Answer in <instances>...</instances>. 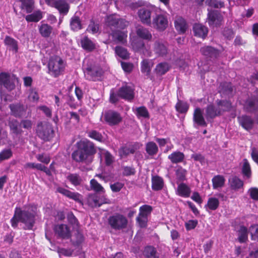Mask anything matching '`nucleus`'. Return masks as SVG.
<instances>
[{"label": "nucleus", "mask_w": 258, "mask_h": 258, "mask_svg": "<svg viewBox=\"0 0 258 258\" xmlns=\"http://www.w3.org/2000/svg\"><path fill=\"white\" fill-rule=\"evenodd\" d=\"M153 210V208L151 206L148 205H144L140 207L139 213L140 216H143L148 218Z\"/></svg>", "instance_id": "nucleus-53"}, {"label": "nucleus", "mask_w": 258, "mask_h": 258, "mask_svg": "<svg viewBox=\"0 0 258 258\" xmlns=\"http://www.w3.org/2000/svg\"><path fill=\"white\" fill-rule=\"evenodd\" d=\"M207 205L210 210L214 211L218 208L219 201L216 198H210L208 199Z\"/></svg>", "instance_id": "nucleus-54"}, {"label": "nucleus", "mask_w": 258, "mask_h": 258, "mask_svg": "<svg viewBox=\"0 0 258 258\" xmlns=\"http://www.w3.org/2000/svg\"><path fill=\"white\" fill-rule=\"evenodd\" d=\"M174 26L176 30L179 34H183L185 32L187 25L186 21L181 17H178L174 21Z\"/></svg>", "instance_id": "nucleus-31"}, {"label": "nucleus", "mask_w": 258, "mask_h": 258, "mask_svg": "<svg viewBox=\"0 0 258 258\" xmlns=\"http://www.w3.org/2000/svg\"><path fill=\"white\" fill-rule=\"evenodd\" d=\"M4 86L8 90L11 91L13 90L15 85L11 81L10 75L8 73H0V86Z\"/></svg>", "instance_id": "nucleus-23"}, {"label": "nucleus", "mask_w": 258, "mask_h": 258, "mask_svg": "<svg viewBox=\"0 0 258 258\" xmlns=\"http://www.w3.org/2000/svg\"><path fill=\"white\" fill-rule=\"evenodd\" d=\"M168 21L166 16L162 15H157L153 18L151 24L154 28L158 31H164L168 26Z\"/></svg>", "instance_id": "nucleus-11"}, {"label": "nucleus", "mask_w": 258, "mask_h": 258, "mask_svg": "<svg viewBox=\"0 0 258 258\" xmlns=\"http://www.w3.org/2000/svg\"><path fill=\"white\" fill-rule=\"evenodd\" d=\"M54 231L62 239H69L71 237V233L69 227L66 224H58L54 226Z\"/></svg>", "instance_id": "nucleus-17"}, {"label": "nucleus", "mask_w": 258, "mask_h": 258, "mask_svg": "<svg viewBox=\"0 0 258 258\" xmlns=\"http://www.w3.org/2000/svg\"><path fill=\"white\" fill-rule=\"evenodd\" d=\"M191 190L189 187L184 183H180L177 188L176 194L180 197L188 198L190 196Z\"/></svg>", "instance_id": "nucleus-33"}, {"label": "nucleus", "mask_w": 258, "mask_h": 258, "mask_svg": "<svg viewBox=\"0 0 258 258\" xmlns=\"http://www.w3.org/2000/svg\"><path fill=\"white\" fill-rule=\"evenodd\" d=\"M207 6L218 9L225 7L224 3L220 0H208Z\"/></svg>", "instance_id": "nucleus-60"}, {"label": "nucleus", "mask_w": 258, "mask_h": 258, "mask_svg": "<svg viewBox=\"0 0 258 258\" xmlns=\"http://www.w3.org/2000/svg\"><path fill=\"white\" fill-rule=\"evenodd\" d=\"M151 187L154 191L162 190L164 186L163 178L159 175H152L151 177Z\"/></svg>", "instance_id": "nucleus-28"}, {"label": "nucleus", "mask_w": 258, "mask_h": 258, "mask_svg": "<svg viewBox=\"0 0 258 258\" xmlns=\"http://www.w3.org/2000/svg\"><path fill=\"white\" fill-rule=\"evenodd\" d=\"M135 114L138 118L143 117L144 118H149L150 114L147 108L144 106L137 107L136 109Z\"/></svg>", "instance_id": "nucleus-49"}, {"label": "nucleus", "mask_w": 258, "mask_h": 258, "mask_svg": "<svg viewBox=\"0 0 258 258\" xmlns=\"http://www.w3.org/2000/svg\"><path fill=\"white\" fill-rule=\"evenodd\" d=\"M67 179L74 186H78L81 184L82 179L77 173H70L67 177Z\"/></svg>", "instance_id": "nucleus-46"}, {"label": "nucleus", "mask_w": 258, "mask_h": 258, "mask_svg": "<svg viewBox=\"0 0 258 258\" xmlns=\"http://www.w3.org/2000/svg\"><path fill=\"white\" fill-rule=\"evenodd\" d=\"M84 73L89 80L95 81L103 75V71L99 65L96 64H87L84 68Z\"/></svg>", "instance_id": "nucleus-7"}, {"label": "nucleus", "mask_w": 258, "mask_h": 258, "mask_svg": "<svg viewBox=\"0 0 258 258\" xmlns=\"http://www.w3.org/2000/svg\"><path fill=\"white\" fill-rule=\"evenodd\" d=\"M230 187L234 190H238L243 188L244 186L243 181L237 176H232L228 179Z\"/></svg>", "instance_id": "nucleus-27"}, {"label": "nucleus", "mask_w": 258, "mask_h": 258, "mask_svg": "<svg viewBox=\"0 0 258 258\" xmlns=\"http://www.w3.org/2000/svg\"><path fill=\"white\" fill-rule=\"evenodd\" d=\"M233 91V87L230 82H223L219 86V92L226 95H231Z\"/></svg>", "instance_id": "nucleus-39"}, {"label": "nucleus", "mask_w": 258, "mask_h": 258, "mask_svg": "<svg viewBox=\"0 0 258 258\" xmlns=\"http://www.w3.org/2000/svg\"><path fill=\"white\" fill-rule=\"evenodd\" d=\"M81 47L86 51L90 52L93 51L96 48V45L87 36H85L80 40Z\"/></svg>", "instance_id": "nucleus-22"}, {"label": "nucleus", "mask_w": 258, "mask_h": 258, "mask_svg": "<svg viewBox=\"0 0 258 258\" xmlns=\"http://www.w3.org/2000/svg\"><path fill=\"white\" fill-rule=\"evenodd\" d=\"M141 22L147 26H151V11L147 8L139 9L137 13Z\"/></svg>", "instance_id": "nucleus-18"}, {"label": "nucleus", "mask_w": 258, "mask_h": 258, "mask_svg": "<svg viewBox=\"0 0 258 258\" xmlns=\"http://www.w3.org/2000/svg\"><path fill=\"white\" fill-rule=\"evenodd\" d=\"M175 109L180 113H186L189 109V105L186 102L178 100L175 105Z\"/></svg>", "instance_id": "nucleus-48"}, {"label": "nucleus", "mask_w": 258, "mask_h": 258, "mask_svg": "<svg viewBox=\"0 0 258 258\" xmlns=\"http://www.w3.org/2000/svg\"><path fill=\"white\" fill-rule=\"evenodd\" d=\"M187 171L181 167L178 168L175 171L177 179L180 181H183L186 179Z\"/></svg>", "instance_id": "nucleus-58"}, {"label": "nucleus", "mask_w": 258, "mask_h": 258, "mask_svg": "<svg viewBox=\"0 0 258 258\" xmlns=\"http://www.w3.org/2000/svg\"><path fill=\"white\" fill-rule=\"evenodd\" d=\"M158 147L154 142H149L146 144V151L150 156H154L158 152Z\"/></svg>", "instance_id": "nucleus-43"}, {"label": "nucleus", "mask_w": 258, "mask_h": 258, "mask_svg": "<svg viewBox=\"0 0 258 258\" xmlns=\"http://www.w3.org/2000/svg\"><path fill=\"white\" fill-rule=\"evenodd\" d=\"M137 35L146 40L150 41L152 38V35L148 28L142 26H138L136 29Z\"/></svg>", "instance_id": "nucleus-29"}, {"label": "nucleus", "mask_w": 258, "mask_h": 258, "mask_svg": "<svg viewBox=\"0 0 258 258\" xmlns=\"http://www.w3.org/2000/svg\"><path fill=\"white\" fill-rule=\"evenodd\" d=\"M90 187L94 191L99 192H104L103 187L95 179L90 180Z\"/></svg>", "instance_id": "nucleus-55"}, {"label": "nucleus", "mask_w": 258, "mask_h": 258, "mask_svg": "<svg viewBox=\"0 0 258 258\" xmlns=\"http://www.w3.org/2000/svg\"><path fill=\"white\" fill-rule=\"evenodd\" d=\"M243 110L250 113L258 111V95H251L248 97L243 104Z\"/></svg>", "instance_id": "nucleus-10"}, {"label": "nucleus", "mask_w": 258, "mask_h": 258, "mask_svg": "<svg viewBox=\"0 0 258 258\" xmlns=\"http://www.w3.org/2000/svg\"><path fill=\"white\" fill-rule=\"evenodd\" d=\"M170 69V67L167 62H160L156 66L155 70L156 74L158 76H162L166 74Z\"/></svg>", "instance_id": "nucleus-42"}, {"label": "nucleus", "mask_w": 258, "mask_h": 258, "mask_svg": "<svg viewBox=\"0 0 258 258\" xmlns=\"http://www.w3.org/2000/svg\"><path fill=\"white\" fill-rule=\"evenodd\" d=\"M11 114L15 117L21 118L25 115L27 107L21 103H12L9 105Z\"/></svg>", "instance_id": "nucleus-14"}, {"label": "nucleus", "mask_w": 258, "mask_h": 258, "mask_svg": "<svg viewBox=\"0 0 258 258\" xmlns=\"http://www.w3.org/2000/svg\"><path fill=\"white\" fill-rule=\"evenodd\" d=\"M217 105L224 108L223 109V111H229L231 110L232 107L231 103L227 100H217Z\"/></svg>", "instance_id": "nucleus-61"}, {"label": "nucleus", "mask_w": 258, "mask_h": 258, "mask_svg": "<svg viewBox=\"0 0 258 258\" xmlns=\"http://www.w3.org/2000/svg\"><path fill=\"white\" fill-rule=\"evenodd\" d=\"M223 20L220 12L217 10H210L207 15V22L210 26L219 27Z\"/></svg>", "instance_id": "nucleus-9"}, {"label": "nucleus", "mask_w": 258, "mask_h": 258, "mask_svg": "<svg viewBox=\"0 0 258 258\" xmlns=\"http://www.w3.org/2000/svg\"><path fill=\"white\" fill-rule=\"evenodd\" d=\"M42 17V12L38 10L31 14L27 15L25 17V19L27 22H38Z\"/></svg>", "instance_id": "nucleus-44"}, {"label": "nucleus", "mask_w": 258, "mask_h": 258, "mask_svg": "<svg viewBox=\"0 0 258 258\" xmlns=\"http://www.w3.org/2000/svg\"><path fill=\"white\" fill-rule=\"evenodd\" d=\"M151 67L148 59H144L141 63V71L142 73L146 74L149 76L150 75Z\"/></svg>", "instance_id": "nucleus-52"}, {"label": "nucleus", "mask_w": 258, "mask_h": 258, "mask_svg": "<svg viewBox=\"0 0 258 258\" xmlns=\"http://www.w3.org/2000/svg\"><path fill=\"white\" fill-rule=\"evenodd\" d=\"M87 201L88 205L93 208L100 207L103 204L106 203L102 202L97 194H89L87 197Z\"/></svg>", "instance_id": "nucleus-25"}, {"label": "nucleus", "mask_w": 258, "mask_h": 258, "mask_svg": "<svg viewBox=\"0 0 258 258\" xmlns=\"http://www.w3.org/2000/svg\"><path fill=\"white\" fill-rule=\"evenodd\" d=\"M21 4L20 8L27 13H31L34 9V2L33 0H19Z\"/></svg>", "instance_id": "nucleus-38"}, {"label": "nucleus", "mask_w": 258, "mask_h": 258, "mask_svg": "<svg viewBox=\"0 0 258 258\" xmlns=\"http://www.w3.org/2000/svg\"><path fill=\"white\" fill-rule=\"evenodd\" d=\"M114 50L115 53L122 59H127L130 57V53L127 49L120 46H116Z\"/></svg>", "instance_id": "nucleus-45"}, {"label": "nucleus", "mask_w": 258, "mask_h": 258, "mask_svg": "<svg viewBox=\"0 0 258 258\" xmlns=\"http://www.w3.org/2000/svg\"><path fill=\"white\" fill-rule=\"evenodd\" d=\"M71 29L73 31H78L82 29V24L80 17L78 16H73L70 23Z\"/></svg>", "instance_id": "nucleus-36"}, {"label": "nucleus", "mask_w": 258, "mask_h": 258, "mask_svg": "<svg viewBox=\"0 0 258 258\" xmlns=\"http://www.w3.org/2000/svg\"><path fill=\"white\" fill-rule=\"evenodd\" d=\"M213 189L222 187L225 182V179L223 175H217L213 177L212 179Z\"/></svg>", "instance_id": "nucleus-41"}, {"label": "nucleus", "mask_w": 258, "mask_h": 258, "mask_svg": "<svg viewBox=\"0 0 258 258\" xmlns=\"http://www.w3.org/2000/svg\"><path fill=\"white\" fill-rule=\"evenodd\" d=\"M249 231L252 240H258V224L251 225L249 228Z\"/></svg>", "instance_id": "nucleus-59"}, {"label": "nucleus", "mask_w": 258, "mask_h": 258, "mask_svg": "<svg viewBox=\"0 0 258 258\" xmlns=\"http://www.w3.org/2000/svg\"><path fill=\"white\" fill-rule=\"evenodd\" d=\"M136 169L133 166H124L123 167L122 175L129 176L134 175L136 174Z\"/></svg>", "instance_id": "nucleus-63"}, {"label": "nucleus", "mask_w": 258, "mask_h": 258, "mask_svg": "<svg viewBox=\"0 0 258 258\" xmlns=\"http://www.w3.org/2000/svg\"><path fill=\"white\" fill-rule=\"evenodd\" d=\"M221 114V110H218L212 104L208 105L206 108V117L208 120L209 119H214L217 116Z\"/></svg>", "instance_id": "nucleus-32"}, {"label": "nucleus", "mask_w": 258, "mask_h": 258, "mask_svg": "<svg viewBox=\"0 0 258 258\" xmlns=\"http://www.w3.org/2000/svg\"><path fill=\"white\" fill-rule=\"evenodd\" d=\"M200 52L202 55L207 58H217L220 54L219 50L211 46H205L200 48Z\"/></svg>", "instance_id": "nucleus-19"}, {"label": "nucleus", "mask_w": 258, "mask_h": 258, "mask_svg": "<svg viewBox=\"0 0 258 258\" xmlns=\"http://www.w3.org/2000/svg\"><path fill=\"white\" fill-rule=\"evenodd\" d=\"M153 51L157 57L166 56L168 53V47L162 40L158 39L153 44Z\"/></svg>", "instance_id": "nucleus-12"}, {"label": "nucleus", "mask_w": 258, "mask_h": 258, "mask_svg": "<svg viewBox=\"0 0 258 258\" xmlns=\"http://www.w3.org/2000/svg\"><path fill=\"white\" fill-rule=\"evenodd\" d=\"M56 9L60 14L66 15L69 12L70 6L67 0H56L52 7Z\"/></svg>", "instance_id": "nucleus-21"}, {"label": "nucleus", "mask_w": 258, "mask_h": 258, "mask_svg": "<svg viewBox=\"0 0 258 258\" xmlns=\"http://www.w3.org/2000/svg\"><path fill=\"white\" fill-rule=\"evenodd\" d=\"M20 122L15 118L9 119L8 120V125L10 131L16 135H21L23 132L21 127H19Z\"/></svg>", "instance_id": "nucleus-30"}, {"label": "nucleus", "mask_w": 258, "mask_h": 258, "mask_svg": "<svg viewBox=\"0 0 258 258\" xmlns=\"http://www.w3.org/2000/svg\"><path fill=\"white\" fill-rule=\"evenodd\" d=\"M88 137L99 142L103 141L102 135L96 130H91L88 132Z\"/></svg>", "instance_id": "nucleus-56"}, {"label": "nucleus", "mask_w": 258, "mask_h": 258, "mask_svg": "<svg viewBox=\"0 0 258 258\" xmlns=\"http://www.w3.org/2000/svg\"><path fill=\"white\" fill-rule=\"evenodd\" d=\"M58 192L62 194L63 195L75 200L78 199L79 194L78 193L73 192L70 190L64 188L63 187H58L57 189Z\"/></svg>", "instance_id": "nucleus-47"}, {"label": "nucleus", "mask_w": 258, "mask_h": 258, "mask_svg": "<svg viewBox=\"0 0 258 258\" xmlns=\"http://www.w3.org/2000/svg\"><path fill=\"white\" fill-rule=\"evenodd\" d=\"M185 156L182 152L175 151L168 155V158L173 164H177L182 162L184 159Z\"/></svg>", "instance_id": "nucleus-35"}, {"label": "nucleus", "mask_w": 258, "mask_h": 258, "mask_svg": "<svg viewBox=\"0 0 258 258\" xmlns=\"http://www.w3.org/2000/svg\"><path fill=\"white\" fill-rule=\"evenodd\" d=\"M136 152L135 145L131 144H125L118 149V155L120 159L127 157L130 154H133Z\"/></svg>", "instance_id": "nucleus-20"}, {"label": "nucleus", "mask_w": 258, "mask_h": 258, "mask_svg": "<svg viewBox=\"0 0 258 258\" xmlns=\"http://www.w3.org/2000/svg\"><path fill=\"white\" fill-rule=\"evenodd\" d=\"M20 222L25 225L24 229L32 230L35 223V218L37 214V207L34 204H30L24 207L23 210L18 209Z\"/></svg>", "instance_id": "nucleus-2"}, {"label": "nucleus", "mask_w": 258, "mask_h": 258, "mask_svg": "<svg viewBox=\"0 0 258 258\" xmlns=\"http://www.w3.org/2000/svg\"><path fill=\"white\" fill-rule=\"evenodd\" d=\"M112 41L115 43L124 44L127 42V32L119 30H113L109 34Z\"/></svg>", "instance_id": "nucleus-15"}, {"label": "nucleus", "mask_w": 258, "mask_h": 258, "mask_svg": "<svg viewBox=\"0 0 258 258\" xmlns=\"http://www.w3.org/2000/svg\"><path fill=\"white\" fill-rule=\"evenodd\" d=\"M53 30L51 26L48 24H41L39 27V32L42 37L44 38H48L50 36Z\"/></svg>", "instance_id": "nucleus-37"}, {"label": "nucleus", "mask_w": 258, "mask_h": 258, "mask_svg": "<svg viewBox=\"0 0 258 258\" xmlns=\"http://www.w3.org/2000/svg\"><path fill=\"white\" fill-rule=\"evenodd\" d=\"M136 221L140 228H145L147 227L148 221L147 217L138 215V216L136 218Z\"/></svg>", "instance_id": "nucleus-62"}, {"label": "nucleus", "mask_w": 258, "mask_h": 258, "mask_svg": "<svg viewBox=\"0 0 258 258\" xmlns=\"http://www.w3.org/2000/svg\"><path fill=\"white\" fill-rule=\"evenodd\" d=\"M99 29V25L95 23L94 21L91 20L86 31L92 34L97 33Z\"/></svg>", "instance_id": "nucleus-57"}, {"label": "nucleus", "mask_w": 258, "mask_h": 258, "mask_svg": "<svg viewBox=\"0 0 258 258\" xmlns=\"http://www.w3.org/2000/svg\"><path fill=\"white\" fill-rule=\"evenodd\" d=\"M238 240L240 243H245L248 240V231L246 227L241 225L237 231Z\"/></svg>", "instance_id": "nucleus-34"}, {"label": "nucleus", "mask_w": 258, "mask_h": 258, "mask_svg": "<svg viewBox=\"0 0 258 258\" xmlns=\"http://www.w3.org/2000/svg\"><path fill=\"white\" fill-rule=\"evenodd\" d=\"M242 174L247 178L251 176V170L249 162L246 159H244V163L242 167Z\"/></svg>", "instance_id": "nucleus-50"}, {"label": "nucleus", "mask_w": 258, "mask_h": 258, "mask_svg": "<svg viewBox=\"0 0 258 258\" xmlns=\"http://www.w3.org/2000/svg\"><path fill=\"white\" fill-rule=\"evenodd\" d=\"M47 66L48 73L54 78L63 74L66 67L63 59L58 55L50 57Z\"/></svg>", "instance_id": "nucleus-3"}, {"label": "nucleus", "mask_w": 258, "mask_h": 258, "mask_svg": "<svg viewBox=\"0 0 258 258\" xmlns=\"http://www.w3.org/2000/svg\"><path fill=\"white\" fill-rule=\"evenodd\" d=\"M248 193L250 198L254 201H258V188L256 187H250L248 190Z\"/></svg>", "instance_id": "nucleus-64"}, {"label": "nucleus", "mask_w": 258, "mask_h": 258, "mask_svg": "<svg viewBox=\"0 0 258 258\" xmlns=\"http://www.w3.org/2000/svg\"><path fill=\"white\" fill-rule=\"evenodd\" d=\"M237 120L240 125L245 130L249 132L254 126V121L251 116L248 115H242L237 117Z\"/></svg>", "instance_id": "nucleus-16"}, {"label": "nucleus", "mask_w": 258, "mask_h": 258, "mask_svg": "<svg viewBox=\"0 0 258 258\" xmlns=\"http://www.w3.org/2000/svg\"><path fill=\"white\" fill-rule=\"evenodd\" d=\"M193 121L200 126L206 127L207 126V123L204 118L202 110L199 107L196 108L194 110Z\"/></svg>", "instance_id": "nucleus-24"}, {"label": "nucleus", "mask_w": 258, "mask_h": 258, "mask_svg": "<svg viewBox=\"0 0 258 258\" xmlns=\"http://www.w3.org/2000/svg\"><path fill=\"white\" fill-rule=\"evenodd\" d=\"M106 24L112 31L116 29H125L128 26V22L116 15H112L107 17Z\"/></svg>", "instance_id": "nucleus-8"}, {"label": "nucleus", "mask_w": 258, "mask_h": 258, "mask_svg": "<svg viewBox=\"0 0 258 258\" xmlns=\"http://www.w3.org/2000/svg\"><path fill=\"white\" fill-rule=\"evenodd\" d=\"M120 98L128 101H132L135 97L134 89L125 84L118 90Z\"/></svg>", "instance_id": "nucleus-13"}, {"label": "nucleus", "mask_w": 258, "mask_h": 258, "mask_svg": "<svg viewBox=\"0 0 258 258\" xmlns=\"http://www.w3.org/2000/svg\"><path fill=\"white\" fill-rule=\"evenodd\" d=\"M193 31L195 36L204 39L207 37L209 30L206 26L201 24H195L193 26Z\"/></svg>", "instance_id": "nucleus-26"}, {"label": "nucleus", "mask_w": 258, "mask_h": 258, "mask_svg": "<svg viewBox=\"0 0 258 258\" xmlns=\"http://www.w3.org/2000/svg\"><path fill=\"white\" fill-rule=\"evenodd\" d=\"M5 44L10 47V49L14 51L15 53L18 51V42L14 38L6 36L4 39Z\"/></svg>", "instance_id": "nucleus-40"}, {"label": "nucleus", "mask_w": 258, "mask_h": 258, "mask_svg": "<svg viewBox=\"0 0 258 258\" xmlns=\"http://www.w3.org/2000/svg\"><path fill=\"white\" fill-rule=\"evenodd\" d=\"M75 150L71 154L72 160L77 163L90 165L94 161L97 150L95 144L87 139L78 141Z\"/></svg>", "instance_id": "nucleus-1"}, {"label": "nucleus", "mask_w": 258, "mask_h": 258, "mask_svg": "<svg viewBox=\"0 0 258 258\" xmlns=\"http://www.w3.org/2000/svg\"><path fill=\"white\" fill-rule=\"evenodd\" d=\"M108 223L112 229L121 230L127 228L128 220L124 215L115 213L108 218Z\"/></svg>", "instance_id": "nucleus-5"}, {"label": "nucleus", "mask_w": 258, "mask_h": 258, "mask_svg": "<svg viewBox=\"0 0 258 258\" xmlns=\"http://www.w3.org/2000/svg\"><path fill=\"white\" fill-rule=\"evenodd\" d=\"M157 250L156 248L152 246H147L144 250V254L147 258H159L156 256Z\"/></svg>", "instance_id": "nucleus-51"}, {"label": "nucleus", "mask_w": 258, "mask_h": 258, "mask_svg": "<svg viewBox=\"0 0 258 258\" xmlns=\"http://www.w3.org/2000/svg\"><path fill=\"white\" fill-rule=\"evenodd\" d=\"M103 118L104 122L110 126L117 125L122 121V117L120 113L111 109L104 112L103 114Z\"/></svg>", "instance_id": "nucleus-6"}, {"label": "nucleus", "mask_w": 258, "mask_h": 258, "mask_svg": "<svg viewBox=\"0 0 258 258\" xmlns=\"http://www.w3.org/2000/svg\"><path fill=\"white\" fill-rule=\"evenodd\" d=\"M36 133L40 139L45 142L49 141L54 136V131L51 124L46 122H38Z\"/></svg>", "instance_id": "nucleus-4"}]
</instances>
